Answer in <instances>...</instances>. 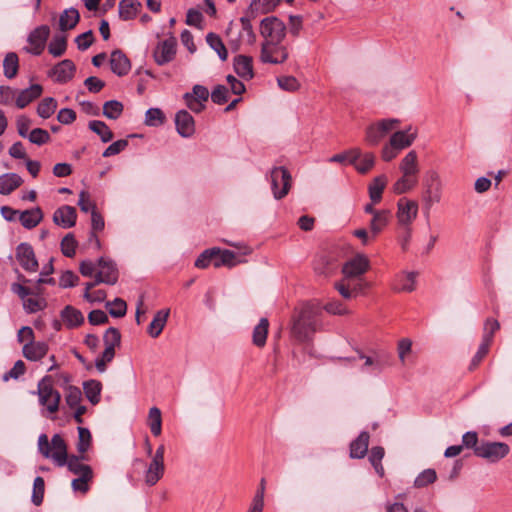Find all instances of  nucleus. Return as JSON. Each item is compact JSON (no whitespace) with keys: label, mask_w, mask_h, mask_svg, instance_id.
<instances>
[{"label":"nucleus","mask_w":512,"mask_h":512,"mask_svg":"<svg viewBox=\"0 0 512 512\" xmlns=\"http://www.w3.org/2000/svg\"><path fill=\"white\" fill-rule=\"evenodd\" d=\"M23 183L16 173H6L0 176V194L8 195Z\"/></svg>","instance_id":"obj_34"},{"label":"nucleus","mask_w":512,"mask_h":512,"mask_svg":"<svg viewBox=\"0 0 512 512\" xmlns=\"http://www.w3.org/2000/svg\"><path fill=\"white\" fill-rule=\"evenodd\" d=\"M389 218V210H380L379 212H375V215L370 222V229L374 237L388 224Z\"/></svg>","instance_id":"obj_42"},{"label":"nucleus","mask_w":512,"mask_h":512,"mask_svg":"<svg viewBox=\"0 0 512 512\" xmlns=\"http://www.w3.org/2000/svg\"><path fill=\"white\" fill-rule=\"evenodd\" d=\"M38 449L45 458H51L59 467L65 466L69 457L67 445L59 434L52 436L51 443L46 434H41L38 438Z\"/></svg>","instance_id":"obj_4"},{"label":"nucleus","mask_w":512,"mask_h":512,"mask_svg":"<svg viewBox=\"0 0 512 512\" xmlns=\"http://www.w3.org/2000/svg\"><path fill=\"white\" fill-rule=\"evenodd\" d=\"M500 329V323L494 318H487L484 323L482 341L491 344L494 333Z\"/></svg>","instance_id":"obj_51"},{"label":"nucleus","mask_w":512,"mask_h":512,"mask_svg":"<svg viewBox=\"0 0 512 512\" xmlns=\"http://www.w3.org/2000/svg\"><path fill=\"white\" fill-rule=\"evenodd\" d=\"M165 465L162 462L152 459L148 465L144 480L148 486H154L164 475Z\"/></svg>","instance_id":"obj_29"},{"label":"nucleus","mask_w":512,"mask_h":512,"mask_svg":"<svg viewBox=\"0 0 512 512\" xmlns=\"http://www.w3.org/2000/svg\"><path fill=\"white\" fill-rule=\"evenodd\" d=\"M105 347L116 348L120 345L121 334L117 328L110 327L103 335Z\"/></svg>","instance_id":"obj_57"},{"label":"nucleus","mask_w":512,"mask_h":512,"mask_svg":"<svg viewBox=\"0 0 512 512\" xmlns=\"http://www.w3.org/2000/svg\"><path fill=\"white\" fill-rule=\"evenodd\" d=\"M398 124V119H383L369 125L365 131L366 143L371 146L378 145Z\"/></svg>","instance_id":"obj_7"},{"label":"nucleus","mask_w":512,"mask_h":512,"mask_svg":"<svg viewBox=\"0 0 512 512\" xmlns=\"http://www.w3.org/2000/svg\"><path fill=\"white\" fill-rule=\"evenodd\" d=\"M168 316H169V310L157 311L153 320L151 321L150 325L148 326V333L151 337L156 338L161 334V332L164 329L165 324L167 322Z\"/></svg>","instance_id":"obj_35"},{"label":"nucleus","mask_w":512,"mask_h":512,"mask_svg":"<svg viewBox=\"0 0 512 512\" xmlns=\"http://www.w3.org/2000/svg\"><path fill=\"white\" fill-rule=\"evenodd\" d=\"M93 474L80 475L72 480L71 486L75 492H81L85 494L89 490V482L92 480Z\"/></svg>","instance_id":"obj_63"},{"label":"nucleus","mask_w":512,"mask_h":512,"mask_svg":"<svg viewBox=\"0 0 512 512\" xmlns=\"http://www.w3.org/2000/svg\"><path fill=\"white\" fill-rule=\"evenodd\" d=\"M271 185L275 199L286 196L291 187V175L284 167H274L271 171Z\"/></svg>","instance_id":"obj_10"},{"label":"nucleus","mask_w":512,"mask_h":512,"mask_svg":"<svg viewBox=\"0 0 512 512\" xmlns=\"http://www.w3.org/2000/svg\"><path fill=\"white\" fill-rule=\"evenodd\" d=\"M176 47L177 41L173 36L159 42L153 52L155 62L160 66L171 62L175 58Z\"/></svg>","instance_id":"obj_12"},{"label":"nucleus","mask_w":512,"mask_h":512,"mask_svg":"<svg viewBox=\"0 0 512 512\" xmlns=\"http://www.w3.org/2000/svg\"><path fill=\"white\" fill-rule=\"evenodd\" d=\"M18 279L22 283H13L11 285V291L17 294L22 300L24 310L27 313L32 314L45 309L47 302L43 297L40 296L41 289L36 288L35 290H32L26 287L24 284L28 283L29 280L23 275H19Z\"/></svg>","instance_id":"obj_2"},{"label":"nucleus","mask_w":512,"mask_h":512,"mask_svg":"<svg viewBox=\"0 0 512 512\" xmlns=\"http://www.w3.org/2000/svg\"><path fill=\"white\" fill-rule=\"evenodd\" d=\"M277 83L282 90L288 92H295L300 88V83L294 76H280Z\"/></svg>","instance_id":"obj_61"},{"label":"nucleus","mask_w":512,"mask_h":512,"mask_svg":"<svg viewBox=\"0 0 512 512\" xmlns=\"http://www.w3.org/2000/svg\"><path fill=\"white\" fill-rule=\"evenodd\" d=\"M415 272H402L398 274L393 283V289L397 292H412L416 283Z\"/></svg>","instance_id":"obj_27"},{"label":"nucleus","mask_w":512,"mask_h":512,"mask_svg":"<svg viewBox=\"0 0 512 512\" xmlns=\"http://www.w3.org/2000/svg\"><path fill=\"white\" fill-rule=\"evenodd\" d=\"M91 433L89 429L79 426L78 427V452L84 454L90 447Z\"/></svg>","instance_id":"obj_54"},{"label":"nucleus","mask_w":512,"mask_h":512,"mask_svg":"<svg viewBox=\"0 0 512 512\" xmlns=\"http://www.w3.org/2000/svg\"><path fill=\"white\" fill-rule=\"evenodd\" d=\"M48 351V346L44 342H31L23 346V355L31 361L42 359Z\"/></svg>","instance_id":"obj_30"},{"label":"nucleus","mask_w":512,"mask_h":512,"mask_svg":"<svg viewBox=\"0 0 512 512\" xmlns=\"http://www.w3.org/2000/svg\"><path fill=\"white\" fill-rule=\"evenodd\" d=\"M109 314L115 318H121L125 316L127 312V304L121 298H115L113 301H108L105 304Z\"/></svg>","instance_id":"obj_50"},{"label":"nucleus","mask_w":512,"mask_h":512,"mask_svg":"<svg viewBox=\"0 0 512 512\" xmlns=\"http://www.w3.org/2000/svg\"><path fill=\"white\" fill-rule=\"evenodd\" d=\"M82 459H84V456L79 457L72 455L67 458L65 465L71 473L77 476L93 474L91 467L81 462Z\"/></svg>","instance_id":"obj_37"},{"label":"nucleus","mask_w":512,"mask_h":512,"mask_svg":"<svg viewBox=\"0 0 512 512\" xmlns=\"http://www.w3.org/2000/svg\"><path fill=\"white\" fill-rule=\"evenodd\" d=\"M269 322L267 318H261L259 323L253 329L252 342L257 347H263L266 344Z\"/></svg>","instance_id":"obj_38"},{"label":"nucleus","mask_w":512,"mask_h":512,"mask_svg":"<svg viewBox=\"0 0 512 512\" xmlns=\"http://www.w3.org/2000/svg\"><path fill=\"white\" fill-rule=\"evenodd\" d=\"M18 219L24 228L33 229L42 221L43 212L39 207L28 209L20 212Z\"/></svg>","instance_id":"obj_28"},{"label":"nucleus","mask_w":512,"mask_h":512,"mask_svg":"<svg viewBox=\"0 0 512 512\" xmlns=\"http://www.w3.org/2000/svg\"><path fill=\"white\" fill-rule=\"evenodd\" d=\"M67 49V38L63 34H56L48 45L49 53L54 57L62 56Z\"/></svg>","instance_id":"obj_43"},{"label":"nucleus","mask_w":512,"mask_h":512,"mask_svg":"<svg viewBox=\"0 0 512 512\" xmlns=\"http://www.w3.org/2000/svg\"><path fill=\"white\" fill-rule=\"evenodd\" d=\"M234 71L236 74L245 79H252L254 76L252 58L245 55H238L234 58L233 62Z\"/></svg>","instance_id":"obj_25"},{"label":"nucleus","mask_w":512,"mask_h":512,"mask_svg":"<svg viewBox=\"0 0 512 512\" xmlns=\"http://www.w3.org/2000/svg\"><path fill=\"white\" fill-rule=\"evenodd\" d=\"M61 318L67 328L77 327L84 322L82 312L71 305H67L61 311Z\"/></svg>","instance_id":"obj_31"},{"label":"nucleus","mask_w":512,"mask_h":512,"mask_svg":"<svg viewBox=\"0 0 512 512\" xmlns=\"http://www.w3.org/2000/svg\"><path fill=\"white\" fill-rule=\"evenodd\" d=\"M423 199L429 207L441 200V184L436 172H431L426 181V189L423 193Z\"/></svg>","instance_id":"obj_18"},{"label":"nucleus","mask_w":512,"mask_h":512,"mask_svg":"<svg viewBox=\"0 0 512 512\" xmlns=\"http://www.w3.org/2000/svg\"><path fill=\"white\" fill-rule=\"evenodd\" d=\"M165 116L159 108H150L145 114V124L148 126H159L164 123Z\"/></svg>","instance_id":"obj_55"},{"label":"nucleus","mask_w":512,"mask_h":512,"mask_svg":"<svg viewBox=\"0 0 512 512\" xmlns=\"http://www.w3.org/2000/svg\"><path fill=\"white\" fill-rule=\"evenodd\" d=\"M88 127L91 131L99 135L102 142L107 143L112 140L113 133L107 124L103 121L92 120L89 122Z\"/></svg>","instance_id":"obj_47"},{"label":"nucleus","mask_w":512,"mask_h":512,"mask_svg":"<svg viewBox=\"0 0 512 512\" xmlns=\"http://www.w3.org/2000/svg\"><path fill=\"white\" fill-rule=\"evenodd\" d=\"M388 179L386 175H379L375 177L369 185V196L371 202L379 203L382 199V193L387 185Z\"/></svg>","instance_id":"obj_36"},{"label":"nucleus","mask_w":512,"mask_h":512,"mask_svg":"<svg viewBox=\"0 0 512 512\" xmlns=\"http://www.w3.org/2000/svg\"><path fill=\"white\" fill-rule=\"evenodd\" d=\"M212 250H215L216 253L215 255L213 256L214 258V263H213V266L216 267V268H219L221 266H228V267H232V266H235L236 265V261H235V258H236V255L234 252L230 251V250H221L220 248H212Z\"/></svg>","instance_id":"obj_39"},{"label":"nucleus","mask_w":512,"mask_h":512,"mask_svg":"<svg viewBox=\"0 0 512 512\" xmlns=\"http://www.w3.org/2000/svg\"><path fill=\"white\" fill-rule=\"evenodd\" d=\"M142 4L137 0H122L119 3V16L122 20L134 19L139 13Z\"/></svg>","instance_id":"obj_33"},{"label":"nucleus","mask_w":512,"mask_h":512,"mask_svg":"<svg viewBox=\"0 0 512 512\" xmlns=\"http://www.w3.org/2000/svg\"><path fill=\"white\" fill-rule=\"evenodd\" d=\"M76 72V66L70 59H64L57 63L50 71L49 75L54 78L55 82L67 83Z\"/></svg>","instance_id":"obj_17"},{"label":"nucleus","mask_w":512,"mask_h":512,"mask_svg":"<svg viewBox=\"0 0 512 512\" xmlns=\"http://www.w3.org/2000/svg\"><path fill=\"white\" fill-rule=\"evenodd\" d=\"M80 20V14L77 9L71 7L65 9L59 16V29L62 32L73 29Z\"/></svg>","instance_id":"obj_32"},{"label":"nucleus","mask_w":512,"mask_h":512,"mask_svg":"<svg viewBox=\"0 0 512 512\" xmlns=\"http://www.w3.org/2000/svg\"><path fill=\"white\" fill-rule=\"evenodd\" d=\"M369 439L370 436L368 432H361L350 444V457L353 459L363 458L368 451Z\"/></svg>","instance_id":"obj_26"},{"label":"nucleus","mask_w":512,"mask_h":512,"mask_svg":"<svg viewBox=\"0 0 512 512\" xmlns=\"http://www.w3.org/2000/svg\"><path fill=\"white\" fill-rule=\"evenodd\" d=\"M76 209L69 205L57 208L53 214V222L62 228H71L76 224Z\"/></svg>","instance_id":"obj_20"},{"label":"nucleus","mask_w":512,"mask_h":512,"mask_svg":"<svg viewBox=\"0 0 512 512\" xmlns=\"http://www.w3.org/2000/svg\"><path fill=\"white\" fill-rule=\"evenodd\" d=\"M50 35V28L47 25H40L30 32L27 38L29 47H24L27 53L32 55H40L46 46V42Z\"/></svg>","instance_id":"obj_11"},{"label":"nucleus","mask_w":512,"mask_h":512,"mask_svg":"<svg viewBox=\"0 0 512 512\" xmlns=\"http://www.w3.org/2000/svg\"><path fill=\"white\" fill-rule=\"evenodd\" d=\"M147 424L150 428L151 433L154 436H159L162 431V416L161 411L157 407H152L148 413Z\"/></svg>","instance_id":"obj_45"},{"label":"nucleus","mask_w":512,"mask_h":512,"mask_svg":"<svg viewBox=\"0 0 512 512\" xmlns=\"http://www.w3.org/2000/svg\"><path fill=\"white\" fill-rule=\"evenodd\" d=\"M77 242L74 235L69 233L61 241V251L66 257H73L76 252Z\"/></svg>","instance_id":"obj_62"},{"label":"nucleus","mask_w":512,"mask_h":512,"mask_svg":"<svg viewBox=\"0 0 512 512\" xmlns=\"http://www.w3.org/2000/svg\"><path fill=\"white\" fill-rule=\"evenodd\" d=\"M418 183V178L402 175L392 186V192L396 195L404 194L412 190Z\"/></svg>","instance_id":"obj_46"},{"label":"nucleus","mask_w":512,"mask_h":512,"mask_svg":"<svg viewBox=\"0 0 512 512\" xmlns=\"http://www.w3.org/2000/svg\"><path fill=\"white\" fill-rule=\"evenodd\" d=\"M42 94V86L33 84L16 94V106L20 109L25 108L29 103L40 97Z\"/></svg>","instance_id":"obj_24"},{"label":"nucleus","mask_w":512,"mask_h":512,"mask_svg":"<svg viewBox=\"0 0 512 512\" xmlns=\"http://www.w3.org/2000/svg\"><path fill=\"white\" fill-rule=\"evenodd\" d=\"M335 265L326 256H320L314 263V270L317 274L328 276L335 270Z\"/></svg>","instance_id":"obj_52"},{"label":"nucleus","mask_w":512,"mask_h":512,"mask_svg":"<svg viewBox=\"0 0 512 512\" xmlns=\"http://www.w3.org/2000/svg\"><path fill=\"white\" fill-rule=\"evenodd\" d=\"M252 15L246 14L239 19L240 29L231 21L226 30L228 43L233 51H238L242 43L253 45L256 35L251 24Z\"/></svg>","instance_id":"obj_3"},{"label":"nucleus","mask_w":512,"mask_h":512,"mask_svg":"<svg viewBox=\"0 0 512 512\" xmlns=\"http://www.w3.org/2000/svg\"><path fill=\"white\" fill-rule=\"evenodd\" d=\"M510 452L509 446L504 442L483 441L475 449L477 457L486 459L489 462H498L506 457Z\"/></svg>","instance_id":"obj_8"},{"label":"nucleus","mask_w":512,"mask_h":512,"mask_svg":"<svg viewBox=\"0 0 512 512\" xmlns=\"http://www.w3.org/2000/svg\"><path fill=\"white\" fill-rule=\"evenodd\" d=\"M98 269L95 274L96 283H104L107 285H114L118 281V270L115 263L112 261L100 258L98 260Z\"/></svg>","instance_id":"obj_15"},{"label":"nucleus","mask_w":512,"mask_h":512,"mask_svg":"<svg viewBox=\"0 0 512 512\" xmlns=\"http://www.w3.org/2000/svg\"><path fill=\"white\" fill-rule=\"evenodd\" d=\"M101 388V383L97 380H89L83 383L84 393L93 405L100 401Z\"/></svg>","instance_id":"obj_44"},{"label":"nucleus","mask_w":512,"mask_h":512,"mask_svg":"<svg viewBox=\"0 0 512 512\" xmlns=\"http://www.w3.org/2000/svg\"><path fill=\"white\" fill-rule=\"evenodd\" d=\"M82 400V392L78 387L69 386L65 395V402L70 408H76L82 406L80 404Z\"/></svg>","instance_id":"obj_56"},{"label":"nucleus","mask_w":512,"mask_h":512,"mask_svg":"<svg viewBox=\"0 0 512 512\" xmlns=\"http://www.w3.org/2000/svg\"><path fill=\"white\" fill-rule=\"evenodd\" d=\"M260 34L263 42H282L286 36V26L275 16L266 17L260 22Z\"/></svg>","instance_id":"obj_6"},{"label":"nucleus","mask_w":512,"mask_h":512,"mask_svg":"<svg viewBox=\"0 0 512 512\" xmlns=\"http://www.w3.org/2000/svg\"><path fill=\"white\" fill-rule=\"evenodd\" d=\"M115 357V348L105 347L101 356L95 360V367L100 373L106 371V365Z\"/></svg>","instance_id":"obj_53"},{"label":"nucleus","mask_w":512,"mask_h":512,"mask_svg":"<svg viewBox=\"0 0 512 512\" xmlns=\"http://www.w3.org/2000/svg\"><path fill=\"white\" fill-rule=\"evenodd\" d=\"M416 131H412V128L409 127L406 130L396 131L391 136L389 141L391 145L396 147L399 151L409 147L412 145L414 140L416 139Z\"/></svg>","instance_id":"obj_22"},{"label":"nucleus","mask_w":512,"mask_h":512,"mask_svg":"<svg viewBox=\"0 0 512 512\" xmlns=\"http://www.w3.org/2000/svg\"><path fill=\"white\" fill-rule=\"evenodd\" d=\"M206 42L209 47L214 50L220 60L226 61L228 58V51L220 38V36L216 33L210 32L206 35Z\"/></svg>","instance_id":"obj_40"},{"label":"nucleus","mask_w":512,"mask_h":512,"mask_svg":"<svg viewBox=\"0 0 512 512\" xmlns=\"http://www.w3.org/2000/svg\"><path fill=\"white\" fill-rule=\"evenodd\" d=\"M370 267L369 259L363 254H357L355 257L347 261L343 268L342 273L345 280L357 278L368 271Z\"/></svg>","instance_id":"obj_13"},{"label":"nucleus","mask_w":512,"mask_h":512,"mask_svg":"<svg viewBox=\"0 0 512 512\" xmlns=\"http://www.w3.org/2000/svg\"><path fill=\"white\" fill-rule=\"evenodd\" d=\"M16 258L23 269L28 272H35L38 269V262L32 246L28 243H21L16 248Z\"/></svg>","instance_id":"obj_16"},{"label":"nucleus","mask_w":512,"mask_h":512,"mask_svg":"<svg viewBox=\"0 0 512 512\" xmlns=\"http://www.w3.org/2000/svg\"><path fill=\"white\" fill-rule=\"evenodd\" d=\"M282 42H262L260 60L262 63L281 64L288 59L287 48Z\"/></svg>","instance_id":"obj_9"},{"label":"nucleus","mask_w":512,"mask_h":512,"mask_svg":"<svg viewBox=\"0 0 512 512\" xmlns=\"http://www.w3.org/2000/svg\"><path fill=\"white\" fill-rule=\"evenodd\" d=\"M27 138L31 143L41 146L50 141V134L47 130L42 128H35L30 131Z\"/></svg>","instance_id":"obj_60"},{"label":"nucleus","mask_w":512,"mask_h":512,"mask_svg":"<svg viewBox=\"0 0 512 512\" xmlns=\"http://www.w3.org/2000/svg\"><path fill=\"white\" fill-rule=\"evenodd\" d=\"M436 472L433 469H426L421 472L414 481V486L417 488L425 487L436 480Z\"/></svg>","instance_id":"obj_59"},{"label":"nucleus","mask_w":512,"mask_h":512,"mask_svg":"<svg viewBox=\"0 0 512 512\" xmlns=\"http://www.w3.org/2000/svg\"><path fill=\"white\" fill-rule=\"evenodd\" d=\"M175 126L178 134L184 138H189L195 133L194 118L186 110H180L176 113Z\"/></svg>","instance_id":"obj_19"},{"label":"nucleus","mask_w":512,"mask_h":512,"mask_svg":"<svg viewBox=\"0 0 512 512\" xmlns=\"http://www.w3.org/2000/svg\"><path fill=\"white\" fill-rule=\"evenodd\" d=\"M374 162V155L372 153H365L362 154L361 158L355 164V168L358 172L365 174L374 166Z\"/></svg>","instance_id":"obj_64"},{"label":"nucleus","mask_w":512,"mask_h":512,"mask_svg":"<svg viewBox=\"0 0 512 512\" xmlns=\"http://www.w3.org/2000/svg\"><path fill=\"white\" fill-rule=\"evenodd\" d=\"M32 393L38 395L40 405L49 414H55L59 410L61 394L53 387L50 376L43 377L38 382L37 391Z\"/></svg>","instance_id":"obj_5"},{"label":"nucleus","mask_w":512,"mask_h":512,"mask_svg":"<svg viewBox=\"0 0 512 512\" xmlns=\"http://www.w3.org/2000/svg\"><path fill=\"white\" fill-rule=\"evenodd\" d=\"M319 309L312 304H304L298 315L294 318L291 329L292 335L298 341H306L316 331Z\"/></svg>","instance_id":"obj_1"},{"label":"nucleus","mask_w":512,"mask_h":512,"mask_svg":"<svg viewBox=\"0 0 512 512\" xmlns=\"http://www.w3.org/2000/svg\"><path fill=\"white\" fill-rule=\"evenodd\" d=\"M399 169L404 176L418 178L419 165L417 153L412 150L401 160Z\"/></svg>","instance_id":"obj_23"},{"label":"nucleus","mask_w":512,"mask_h":512,"mask_svg":"<svg viewBox=\"0 0 512 512\" xmlns=\"http://www.w3.org/2000/svg\"><path fill=\"white\" fill-rule=\"evenodd\" d=\"M418 214V204L406 198L399 199L396 217L401 226H410Z\"/></svg>","instance_id":"obj_14"},{"label":"nucleus","mask_w":512,"mask_h":512,"mask_svg":"<svg viewBox=\"0 0 512 512\" xmlns=\"http://www.w3.org/2000/svg\"><path fill=\"white\" fill-rule=\"evenodd\" d=\"M19 69V58L16 53L9 52L3 60V73L8 79L14 78Z\"/></svg>","instance_id":"obj_41"},{"label":"nucleus","mask_w":512,"mask_h":512,"mask_svg":"<svg viewBox=\"0 0 512 512\" xmlns=\"http://www.w3.org/2000/svg\"><path fill=\"white\" fill-rule=\"evenodd\" d=\"M56 108L57 101L53 97H46L38 104L37 114L43 119H48L54 114Z\"/></svg>","instance_id":"obj_49"},{"label":"nucleus","mask_w":512,"mask_h":512,"mask_svg":"<svg viewBox=\"0 0 512 512\" xmlns=\"http://www.w3.org/2000/svg\"><path fill=\"white\" fill-rule=\"evenodd\" d=\"M110 67L114 74L123 77L130 72L131 62L121 50L117 49L110 55Z\"/></svg>","instance_id":"obj_21"},{"label":"nucleus","mask_w":512,"mask_h":512,"mask_svg":"<svg viewBox=\"0 0 512 512\" xmlns=\"http://www.w3.org/2000/svg\"><path fill=\"white\" fill-rule=\"evenodd\" d=\"M44 488H45L44 479L40 476L36 477L34 479L33 493H32V497H31V500L34 505L39 506L42 503L43 497H44Z\"/></svg>","instance_id":"obj_58"},{"label":"nucleus","mask_w":512,"mask_h":512,"mask_svg":"<svg viewBox=\"0 0 512 512\" xmlns=\"http://www.w3.org/2000/svg\"><path fill=\"white\" fill-rule=\"evenodd\" d=\"M124 106L118 100H109L103 104V115L111 120L118 119L123 113Z\"/></svg>","instance_id":"obj_48"}]
</instances>
